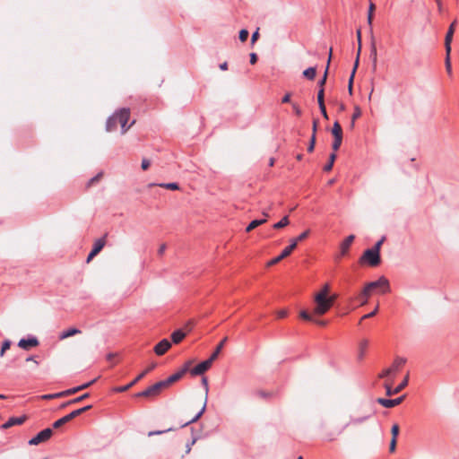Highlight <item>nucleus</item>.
Instances as JSON below:
<instances>
[{
	"instance_id": "obj_1",
	"label": "nucleus",
	"mask_w": 459,
	"mask_h": 459,
	"mask_svg": "<svg viewBox=\"0 0 459 459\" xmlns=\"http://www.w3.org/2000/svg\"><path fill=\"white\" fill-rule=\"evenodd\" d=\"M336 294H331L329 283H325L313 296V314L323 316L333 306Z\"/></svg>"
},
{
	"instance_id": "obj_2",
	"label": "nucleus",
	"mask_w": 459,
	"mask_h": 459,
	"mask_svg": "<svg viewBox=\"0 0 459 459\" xmlns=\"http://www.w3.org/2000/svg\"><path fill=\"white\" fill-rule=\"evenodd\" d=\"M130 117V111L128 108H121L110 117L106 124V129L108 132L114 131L117 126L119 124L121 126L122 134H125L134 123L133 121L129 126H126Z\"/></svg>"
},
{
	"instance_id": "obj_3",
	"label": "nucleus",
	"mask_w": 459,
	"mask_h": 459,
	"mask_svg": "<svg viewBox=\"0 0 459 459\" xmlns=\"http://www.w3.org/2000/svg\"><path fill=\"white\" fill-rule=\"evenodd\" d=\"M375 290H377L380 293L389 292V281L385 276H381L377 281L367 283L361 291V296H371Z\"/></svg>"
},
{
	"instance_id": "obj_4",
	"label": "nucleus",
	"mask_w": 459,
	"mask_h": 459,
	"mask_svg": "<svg viewBox=\"0 0 459 459\" xmlns=\"http://www.w3.org/2000/svg\"><path fill=\"white\" fill-rule=\"evenodd\" d=\"M395 377H396V375H391V376L384 377L385 379V383H384V386L385 388L386 395H388V396H391L393 394H396L400 393L408 385L409 375L407 374L405 376L404 379L402 381V383L395 388H393L392 385H393Z\"/></svg>"
},
{
	"instance_id": "obj_5",
	"label": "nucleus",
	"mask_w": 459,
	"mask_h": 459,
	"mask_svg": "<svg viewBox=\"0 0 459 459\" xmlns=\"http://www.w3.org/2000/svg\"><path fill=\"white\" fill-rule=\"evenodd\" d=\"M359 263L372 267L377 266L380 264V254L377 250L367 249L359 258Z\"/></svg>"
},
{
	"instance_id": "obj_6",
	"label": "nucleus",
	"mask_w": 459,
	"mask_h": 459,
	"mask_svg": "<svg viewBox=\"0 0 459 459\" xmlns=\"http://www.w3.org/2000/svg\"><path fill=\"white\" fill-rule=\"evenodd\" d=\"M406 363V359L402 357H397L392 365L384 369L379 375L378 377H385L391 375H397V373L400 371V369L403 367V365Z\"/></svg>"
},
{
	"instance_id": "obj_7",
	"label": "nucleus",
	"mask_w": 459,
	"mask_h": 459,
	"mask_svg": "<svg viewBox=\"0 0 459 459\" xmlns=\"http://www.w3.org/2000/svg\"><path fill=\"white\" fill-rule=\"evenodd\" d=\"M167 388L165 383L163 381H160L152 386L148 387L146 390L137 394V396H144V397H154L161 393L162 390Z\"/></svg>"
},
{
	"instance_id": "obj_8",
	"label": "nucleus",
	"mask_w": 459,
	"mask_h": 459,
	"mask_svg": "<svg viewBox=\"0 0 459 459\" xmlns=\"http://www.w3.org/2000/svg\"><path fill=\"white\" fill-rule=\"evenodd\" d=\"M156 363H152L144 371H143L140 375H138L135 379H134L132 382H130L126 385L123 386H117L113 389L116 393H122L127 391L129 388H131L133 385H134L139 380H141L149 371L155 368Z\"/></svg>"
},
{
	"instance_id": "obj_9",
	"label": "nucleus",
	"mask_w": 459,
	"mask_h": 459,
	"mask_svg": "<svg viewBox=\"0 0 459 459\" xmlns=\"http://www.w3.org/2000/svg\"><path fill=\"white\" fill-rule=\"evenodd\" d=\"M53 434V431L51 429L48 428L40 432H39L34 437L29 440V445L30 446H38L40 443L46 442L48 440Z\"/></svg>"
},
{
	"instance_id": "obj_10",
	"label": "nucleus",
	"mask_w": 459,
	"mask_h": 459,
	"mask_svg": "<svg viewBox=\"0 0 459 459\" xmlns=\"http://www.w3.org/2000/svg\"><path fill=\"white\" fill-rule=\"evenodd\" d=\"M202 384L204 386V390H205V397H204V401L203 406H202L201 410L198 411V413L193 419H191L189 421L186 422L183 426H186V425H187L189 423L195 422L196 420H198V419L205 411L206 403H207L208 390H209L208 380H207L206 377H203L202 378Z\"/></svg>"
},
{
	"instance_id": "obj_11",
	"label": "nucleus",
	"mask_w": 459,
	"mask_h": 459,
	"mask_svg": "<svg viewBox=\"0 0 459 459\" xmlns=\"http://www.w3.org/2000/svg\"><path fill=\"white\" fill-rule=\"evenodd\" d=\"M214 360L212 359V358H209L208 359L199 363L196 365L194 368L191 369V374L193 376H198L204 374L205 371H207L211 367Z\"/></svg>"
},
{
	"instance_id": "obj_12",
	"label": "nucleus",
	"mask_w": 459,
	"mask_h": 459,
	"mask_svg": "<svg viewBox=\"0 0 459 459\" xmlns=\"http://www.w3.org/2000/svg\"><path fill=\"white\" fill-rule=\"evenodd\" d=\"M295 249V243H290L288 247H286L282 251H281L280 255L270 260L267 263V266H273L281 261L283 258L287 257L290 255V253Z\"/></svg>"
},
{
	"instance_id": "obj_13",
	"label": "nucleus",
	"mask_w": 459,
	"mask_h": 459,
	"mask_svg": "<svg viewBox=\"0 0 459 459\" xmlns=\"http://www.w3.org/2000/svg\"><path fill=\"white\" fill-rule=\"evenodd\" d=\"M190 364H191V361H188L180 371L171 375L166 380H163V382L165 383V385L168 387L171 384L179 380L184 376V374L188 370Z\"/></svg>"
},
{
	"instance_id": "obj_14",
	"label": "nucleus",
	"mask_w": 459,
	"mask_h": 459,
	"mask_svg": "<svg viewBox=\"0 0 459 459\" xmlns=\"http://www.w3.org/2000/svg\"><path fill=\"white\" fill-rule=\"evenodd\" d=\"M403 398L404 396H401L395 399L378 398L377 402L385 408H393L399 405L403 402Z\"/></svg>"
},
{
	"instance_id": "obj_15",
	"label": "nucleus",
	"mask_w": 459,
	"mask_h": 459,
	"mask_svg": "<svg viewBox=\"0 0 459 459\" xmlns=\"http://www.w3.org/2000/svg\"><path fill=\"white\" fill-rule=\"evenodd\" d=\"M455 24H456V21H454L450 26H449V29L446 32V38H445V48H446V50L448 51V53H451V43H452V40H453V36H454V33H455Z\"/></svg>"
},
{
	"instance_id": "obj_16",
	"label": "nucleus",
	"mask_w": 459,
	"mask_h": 459,
	"mask_svg": "<svg viewBox=\"0 0 459 459\" xmlns=\"http://www.w3.org/2000/svg\"><path fill=\"white\" fill-rule=\"evenodd\" d=\"M171 347L170 342H169L167 339L161 340L158 344L154 347V352L161 356L163 355L169 348Z\"/></svg>"
},
{
	"instance_id": "obj_17",
	"label": "nucleus",
	"mask_w": 459,
	"mask_h": 459,
	"mask_svg": "<svg viewBox=\"0 0 459 459\" xmlns=\"http://www.w3.org/2000/svg\"><path fill=\"white\" fill-rule=\"evenodd\" d=\"M355 237L354 235L348 236L340 245V255L344 256L347 255L350 247L351 246Z\"/></svg>"
},
{
	"instance_id": "obj_18",
	"label": "nucleus",
	"mask_w": 459,
	"mask_h": 459,
	"mask_svg": "<svg viewBox=\"0 0 459 459\" xmlns=\"http://www.w3.org/2000/svg\"><path fill=\"white\" fill-rule=\"evenodd\" d=\"M39 345V341L35 337H31L29 339H21L18 342V346L23 350H29L31 347H36Z\"/></svg>"
},
{
	"instance_id": "obj_19",
	"label": "nucleus",
	"mask_w": 459,
	"mask_h": 459,
	"mask_svg": "<svg viewBox=\"0 0 459 459\" xmlns=\"http://www.w3.org/2000/svg\"><path fill=\"white\" fill-rule=\"evenodd\" d=\"M26 420V417L25 416H22V417H13V418H10L5 423H4L2 426H1V429H9L14 425H21Z\"/></svg>"
},
{
	"instance_id": "obj_20",
	"label": "nucleus",
	"mask_w": 459,
	"mask_h": 459,
	"mask_svg": "<svg viewBox=\"0 0 459 459\" xmlns=\"http://www.w3.org/2000/svg\"><path fill=\"white\" fill-rule=\"evenodd\" d=\"M81 331L77 328H69L65 331H63L60 335H59V339L60 340H64V339H66L68 337H71V336H74L77 333H80Z\"/></svg>"
},
{
	"instance_id": "obj_21",
	"label": "nucleus",
	"mask_w": 459,
	"mask_h": 459,
	"mask_svg": "<svg viewBox=\"0 0 459 459\" xmlns=\"http://www.w3.org/2000/svg\"><path fill=\"white\" fill-rule=\"evenodd\" d=\"M91 408V405H87V406H84L82 408H80L78 410H75V411H73L71 413L67 414L66 417L67 419L69 420V421L71 420H73L74 418L81 415L82 412L90 410Z\"/></svg>"
},
{
	"instance_id": "obj_22",
	"label": "nucleus",
	"mask_w": 459,
	"mask_h": 459,
	"mask_svg": "<svg viewBox=\"0 0 459 459\" xmlns=\"http://www.w3.org/2000/svg\"><path fill=\"white\" fill-rule=\"evenodd\" d=\"M186 336V333L182 330H177L172 333L171 339L174 343L180 342Z\"/></svg>"
},
{
	"instance_id": "obj_23",
	"label": "nucleus",
	"mask_w": 459,
	"mask_h": 459,
	"mask_svg": "<svg viewBox=\"0 0 459 459\" xmlns=\"http://www.w3.org/2000/svg\"><path fill=\"white\" fill-rule=\"evenodd\" d=\"M266 222V219H261V220H254L252 221L248 225L247 227L246 228V231L247 232H250L251 230H253L254 229H255L256 227L260 226V225H263L264 223Z\"/></svg>"
},
{
	"instance_id": "obj_24",
	"label": "nucleus",
	"mask_w": 459,
	"mask_h": 459,
	"mask_svg": "<svg viewBox=\"0 0 459 459\" xmlns=\"http://www.w3.org/2000/svg\"><path fill=\"white\" fill-rule=\"evenodd\" d=\"M331 57H332V48H330L329 57H328V61H327L326 69L325 71V74H324L323 78L318 82L320 89L324 87V85H325V83L326 82L327 74H328V68H329Z\"/></svg>"
},
{
	"instance_id": "obj_25",
	"label": "nucleus",
	"mask_w": 459,
	"mask_h": 459,
	"mask_svg": "<svg viewBox=\"0 0 459 459\" xmlns=\"http://www.w3.org/2000/svg\"><path fill=\"white\" fill-rule=\"evenodd\" d=\"M375 4L370 2L369 3V5H368V26L370 27V29H372V22H373V15H374V11H375Z\"/></svg>"
},
{
	"instance_id": "obj_26",
	"label": "nucleus",
	"mask_w": 459,
	"mask_h": 459,
	"mask_svg": "<svg viewBox=\"0 0 459 459\" xmlns=\"http://www.w3.org/2000/svg\"><path fill=\"white\" fill-rule=\"evenodd\" d=\"M227 342V337H225L219 344L218 346L216 347L215 351L212 352V354L211 355L210 358H212V359L215 360L217 359V357L219 356L220 352L221 351L225 342Z\"/></svg>"
},
{
	"instance_id": "obj_27",
	"label": "nucleus",
	"mask_w": 459,
	"mask_h": 459,
	"mask_svg": "<svg viewBox=\"0 0 459 459\" xmlns=\"http://www.w3.org/2000/svg\"><path fill=\"white\" fill-rule=\"evenodd\" d=\"M309 233H310L309 230H305L304 232L299 234L297 238H292L290 240V243H295V248H296L298 246V243L304 240L305 238H307V236L309 235Z\"/></svg>"
},
{
	"instance_id": "obj_28",
	"label": "nucleus",
	"mask_w": 459,
	"mask_h": 459,
	"mask_svg": "<svg viewBox=\"0 0 459 459\" xmlns=\"http://www.w3.org/2000/svg\"><path fill=\"white\" fill-rule=\"evenodd\" d=\"M104 246L105 240L103 238H99L94 242L93 248L91 251H93L96 254H99Z\"/></svg>"
},
{
	"instance_id": "obj_29",
	"label": "nucleus",
	"mask_w": 459,
	"mask_h": 459,
	"mask_svg": "<svg viewBox=\"0 0 459 459\" xmlns=\"http://www.w3.org/2000/svg\"><path fill=\"white\" fill-rule=\"evenodd\" d=\"M316 74V67H308L303 72V75L308 80H314Z\"/></svg>"
},
{
	"instance_id": "obj_30",
	"label": "nucleus",
	"mask_w": 459,
	"mask_h": 459,
	"mask_svg": "<svg viewBox=\"0 0 459 459\" xmlns=\"http://www.w3.org/2000/svg\"><path fill=\"white\" fill-rule=\"evenodd\" d=\"M332 134L334 138L342 137V130L338 122H334L333 128H332Z\"/></svg>"
},
{
	"instance_id": "obj_31",
	"label": "nucleus",
	"mask_w": 459,
	"mask_h": 459,
	"mask_svg": "<svg viewBox=\"0 0 459 459\" xmlns=\"http://www.w3.org/2000/svg\"><path fill=\"white\" fill-rule=\"evenodd\" d=\"M315 316L316 315L313 314V311L311 313H309L304 309L299 312V316L302 319H304L306 321H309V322L315 321Z\"/></svg>"
},
{
	"instance_id": "obj_32",
	"label": "nucleus",
	"mask_w": 459,
	"mask_h": 459,
	"mask_svg": "<svg viewBox=\"0 0 459 459\" xmlns=\"http://www.w3.org/2000/svg\"><path fill=\"white\" fill-rule=\"evenodd\" d=\"M348 425H349V423H346L342 428H340V429L337 431V434L335 436L333 434H332V433H328L326 435V440L327 441H333V440H335L336 439V436L341 435L343 432V430L348 427Z\"/></svg>"
},
{
	"instance_id": "obj_33",
	"label": "nucleus",
	"mask_w": 459,
	"mask_h": 459,
	"mask_svg": "<svg viewBox=\"0 0 459 459\" xmlns=\"http://www.w3.org/2000/svg\"><path fill=\"white\" fill-rule=\"evenodd\" d=\"M290 221L288 216H284L280 221L273 224V228L276 230L281 229L289 225Z\"/></svg>"
},
{
	"instance_id": "obj_34",
	"label": "nucleus",
	"mask_w": 459,
	"mask_h": 459,
	"mask_svg": "<svg viewBox=\"0 0 459 459\" xmlns=\"http://www.w3.org/2000/svg\"><path fill=\"white\" fill-rule=\"evenodd\" d=\"M335 159H336V154L332 153L329 157V161L324 167L325 171H330L333 169Z\"/></svg>"
},
{
	"instance_id": "obj_35",
	"label": "nucleus",
	"mask_w": 459,
	"mask_h": 459,
	"mask_svg": "<svg viewBox=\"0 0 459 459\" xmlns=\"http://www.w3.org/2000/svg\"><path fill=\"white\" fill-rule=\"evenodd\" d=\"M445 65H446V69L447 74H452V65H451L450 53H448L447 50H446Z\"/></svg>"
},
{
	"instance_id": "obj_36",
	"label": "nucleus",
	"mask_w": 459,
	"mask_h": 459,
	"mask_svg": "<svg viewBox=\"0 0 459 459\" xmlns=\"http://www.w3.org/2000/svg\"><path fill=\"white\" fill-rule=\"evenodd\" d=\"M160 187H163L165 189L169 190H178L179 186L177 183H162L158 185Z\"/></svg>"
},
{
	"instance_id": "obj_37",
	"label": "nucleus",
	"mask_w": 459,
	"mask_h": 459,
	"mask_svg": "<svg viewBox=\"0 0 459 459\" xmlns=\"http://www.w3.org/2000/svg\"><path fill=\"white\" fill-rule=\"evenodd\" d=\"M79 391H80V388H78V386H76V387H73V388L62 391V392H60V394H61V397H65V396L74 394Z\"/></svg>"
},
{
	"instance_id": "obj_38",
	"label": "nucleus",
	"mask_w": 459,
	"mask_h": 459,
	"mask_svg": "<svg viewBox=\"0 0 459 459\" xmlns=\"http://www.w3.org/2000/svg\"><path fill=\"white\" fill-rule=\"evenodd\" d=\"M369 417H370V415H365L363 417L351 418L350 420V423L360 424V423L364 422L365 420H367Z\"/></svg>"
},
{
	"instance_id": "obj_39",
	"label": "nucleus",
	"mask_w": 459,
	"mask_h": 459,
	"mask_svg": "<svg viewBox=\"0 0 459 459\" xmlns=\"http://www.w3.org/2000/svg\"><path fill=\"white\" fill-rule=\"evenodd\" d=\"M69 421V420L67 419L66 415L62 417L61 419L56 420L53 424V427L55 429H58L60 428L61 426H63L64 424L67 423Z\"/></svg>"
},
{
	"instance_id": "obj_40",
	"label": "nucleus",
	"mask_w": 459,
	"mask_h": 459,
	"mask_svg": "<svg viewBox=\"0 0 459 459\" xmlns=\"http://www.w3.org/2000/svg\"><path fill=\"white\" fill-rule=\"evenodd\" d=\"M11 346V342L6 340L3 342L2 344V348H1V351H0V357H3L4 355V352L9 350Z\"/></svg>"
},
{
	"instance_id": "obj_41",
	"label": "nucleus",
	"mask_w": 459,
	"mask_h": 459,
	"mask_svg": "<svg viewBox=\"0 0 459 459\" xmlns=\"http://www.w3.org/2000/svg\"><path fill=\"white\" fill-rule=\"evenodd\" d=\"M342 137L334 138L333 145H332L334 152L338 151V149L340 148V146L342 144Z\"/></svg>"
},
{
	"instance_id": "obj_42",
	"label": "nucleus",
	"mask_w": 459,
	"mask_h": 459,
	"mask_svg": "<svg viewBox=\"0 0 459 459\" xmlns=\"http://www.w3.org/2000/svg\"><path fill=\"white\" fill-rule=\"evenodd\" d=\"M392 439L397 440V437L399 435V426L397 424H394L391 429Z\"/></svg>"
},
{
	"instance_id": "obj_43",
	"label": "nucleus",
	"mask_w": 459,
	"mask_h": 459,
	"mask_svg": "<svg viewBox=\"0 0 459 459\" xmlns=\"http://www.w3.org/2000/svg\"><path fill=\"white\" fill-rule=\"evenodd\" d=\"M60 397H61L60 392L56 393V394H43L40 396V398L43 400H50V399L60 398Z\"/></svg>"
},
{
	"instance_id": "obj_44",
	"label": "nucleus",
	"mask_w": 459,
	"mask_h": 459,
	"mask_svg": "<svg viewBox=\"0 0 459 459\" xmlns=\"http://www.w3.org/2000/svg\"><path fill=\"white\" fill-rule=\"evenodd\" d=\"M324 96H325L324 88H321V89H319L318 93H317V101H318L319 106H323L325 104Z\"/></svg>"
},
{
	"instance_id": "obj_45",
	"label": "nucleus",
	"mask_w": 459,
	"mask_h": 459,
	"mask_svg": "<svg viewBox=\"0 0 459 459\" xmlns=\"http://www.w3.org/2000/svg\"><path fill=\"white\" fill-rule=\"evenodd\" d=\"M87 397H89V394L88 393H86V394H82V395H81L79 397H76V398H74L73 400L68 401L67 403H80L82 400L86 399Z\"/></svg>"
},
{
	"instance_id": "obj_46",
	"label": "nucleus",
	"mask_w": 459,
	"mask_h": 459,
	"mask_svg": "<svg viewBox=\"0 0 459 459\" xmlns=\"http://www.w3.org/2000/svg\"><path fill=\"white\" fill-rule=\"evenodd\" d=\"M248 35H249L248 31L247 30L243 29L239 31V39L242 42H245L247 39Z\"/></svg>"
},
{
	"instance_id": "obj_47",
	"label": "nucleus",
	"mask_w": 459,
	"mask_h": 459,
	"mask_svg": "<svg viewBox=\"0 0 459 459\" xmlns=\"http://www.w3.org/2000/svg\"><path fill=\"white\" fill-rule=\"evenodd\" d=\"M358 65H359V57L356 58L354 68L352 70L350 80H349V84H351V85H352L354 74H355L356 69L358 67Z\"/></svg>"
},
{
	"instance_id": "obj_48",
	"label": "nucleus",
	"mask_w": 459,
	"mask_h": 459,
	"mask_svg": "<svg viewBox=\"0 0 459 459\" xmlns=\"http://www.w3.org/2000/svg\"><path fill=\"white\" fill-rule=\"evenodd\" d=\"M361 116V110L359 107L355 108V111L352 115V125L354 124V121L358 119Z\"/></svg>"
},
{
	"instance_id": "obj_49",
	"label": "nucleus",
	"mask_w": 459,
	"mask_h": 459,
	"mask_svg": "<svg viewBox=\"0 0 459 459\" xmlns=\"http://www.w3.org/2000/svg\"><path fill=\"white\" fill-rule=\"evenodd\" d=\"M356 34H357V40H358V43H359V50H358L357 57H359V53H360V48H361V30H360V29H359L357 30Z\"/></svg>"
},
{
	"instance_id": "obj_50",
	"label": "nucleus",
	"mask_w": 459,
	"mask_h": 459,
	"mask_svg": "<svg viewBox=\"0 0 459 459\" xmlns=\"http://www.w3.org/2000/svg\"><path fill=\"white\" fill-rule=\"evenodd\" d=\"M377 311H378V305H377L376 308L373 311H369L368 314L363 316L361 319L364 320V319L372 317L377 313Z\"/></svg>"
},
{
	"instance_id": "obj_51",
	"label": "nucleus",
	"mask_w": 459,
	"mask_h": 459,
	"mask_svg": "<svg viewBox=\"0 0 459 459\" xmlns=\"http://www.w3.org/2000/svg\"><path fill=\"white\" fill-rule=\"evenodd\" d=\"M315 143H316V136L315 134H312V137H311V141H310V143L307 147V151L309 152H313L314 151V148H315Z\"/></svg>"
},
{
	"instance_id": "obj_52",
	"label": "nucleus",
	"mask_w": 459,
	"mask_h": 459,
	"mask_svg": "<svg viewBox=\"0 0 459 459\" xmlns=\"http://www.w3.org/2000/svg\"><path fill=\"white\" fill-rule=\"evenodd\" d=\"M276 315L279 318H284L288 316V310L287 309H281L276 312Z\"/></svg>"
},
{
	"instance_id": "obj_53",
	"label": "nucleus",
	"mask_w": 459,
	"mask_h": 459,
	"mask_svg": "<svg viewBox=\"0 0 459 459\" xmlns=\"http://www.w3.org/2000/svg\"><path fill=\"white\" fill-rule=\"evenodd\" d=\"M384 240H385V238H381L380 240H378V241L376 243L375 247H374L372 249H373V250H377V252L380 254V248H381V246H382V244H383Z\"/></svg>"
},
{
	"instance_id": "obj_54",
	"label": "nucleus",
	"mask_w": 459,
	"mask_h": 459,
	"mask_svg": "<svg viewBox=\"0 0 459 459\" xmlns=\"http://www.w3.org/2000/svg\"><path fill=\"white\" fill-rule=\"evenodd\" d=\"M102 174L100 173L98 174L97 176L93 177L92 178L90 179L89 183H88V186H91L92 184H94L95 182L99 181L100 178H101Z\"/></svg>"
},
{
	"instance_id": "obj_55",
	"label": "nucleus",
	"mask_w": 459,
	"mask_h": 459,
	"mask_svg": "<svg viewBox=\"0 0 459 459\" xmlns=\"http://www.w3.org/2000/svg\"><path fill=\"white\" fill-rule=\"evenodd\" d=\"M150 164H151V163H150V161H149L147 159H143V160H142V165H141V166H142V169H143V170L148 169V168L150 167Z\"/></svg>"
},
{
	"instance_id": "obj_56",
	"label": "nucleus",
	"mask_w": 459,
	"mask_h": 459,
	"mask_svg": "<svg viewBox=\"0 0 459 459\" xmlns=\"http://www.w3.org/2000/svg\"><path fill=\"white\" fill-rule=\"evenodd\" d=\"M396 442L397 440L395 439H391L390 441V446H389V450L391 453L394 452L395 451V448H396Z\"/></svg>"
},
{
	"instance_id": "obj_57",
	"label": "nucleus",
	"mask_w": 459,
	"mask_h": 459,
	"mask_svg": "<svg viewBox=\"0 0 459 459\" xmlns=\"http://www.w3.org/2000/svg\"><path fill=\"white\" fill-rule=\"evenodd\" d=\"M317 316H315V321H312L313 323L318 325H321V326H325L327 325V322L325 321V320H319L316 318Z\"/></svg>"
},
{
	"instance_id": "obj_58",
	"label": "nucleus",
	"mask_w": 459,
	"mask_h": 459,
	"mask_svg": "<svg viewBox=\"0 0 459 459\" xmlns=\"http://www.w3.org/2000/svg\"><path fill=\"white\" fill-rule=\"evenodd\" d=\"M371 56H372L373 65H374V66H376V64H377V49H376L375 47L372 48Z\"/></svg>"
},
{
	"instance_id": "obj_59",
	"label": "nucleus",
	"mask_w": 459,
	"mask_h": 459,
	"mask_svg": "<svg viewBox=\"0 0 459 459\" xmlns=\"http://www.w3.org/2000/svg\"><path fill=\"white\" fill-rule=\"evenodd\" d=\"M259 37V29H256V30L252 34L251 41L252 43H255Z\"/></svg>"
},
{
	"instance_id": "obj_60",
	"label": "nucleus",
	"mask_w": 459,
	"mask_h": 459,
	"mask_svg": "<svg viewBox=\"0 0 459 459\" xmlns=\"http://www.w3.org/2000/svg\"><path fill=\"white\" fill-rule=\"evenodd\" d=\"M370 296H361V293L359 294V299H361L360 305L363 306L368 303V298Z\"/></svg>"
},
{
	"instance_id": "obj_61",
	"label": "nucleus",
	"mask_w": 459,
	"mask_h": 459,
	"mask_svg": "<svg viewBox=\"0 0 459 459\" xmlns=\"http://www.w3.org/2000/svg\"><path fill=\"white\" fill-rule=\"evenodd\" d=\"M292 108H293L294 112H295L298 116H300V115H301V109H300V108H299L296 103H293V104H292Z\"/></svg>"
},
{
	"instance_id": "obj_62",
	"label": "nucleus",
	"mask_w": 459,
	"mask_h": 459,
	"mask_svg": "<svg viewBox=\"0 0 459 459\" xmlns=\"http://www.w3.org/2000/svg\"><path fill=\"white\" fill-rule=\"evenodd\" d=\"M94 382V380L91 381V382H88V383H85L83 385H78V388H80V391L81 390H83V389H86L88 388L90 385H91V384Z\"/></svg>"
},
{
	"instance_id": "obj_63",
	"label": "nucleus",
	"mask_w": 459,
	"mask_h": 459,
	"mask_svg": "<svg viewBox=\"0 0 459 459\" xmlns=\"http://www.w3.org/2000/svg\"><path fill=\"white\" fill-rule=\"evenodd\" d=\"M368 345V342L367 340H363L360 342V349H361L362 352L367 349Z\"/></svg>"
},
{
	"instance_id": "obj_64",
	"label": "nucleus",
	"mask_w": 459,
	"mask_h": 459,
	"mask_svg": "<svg viewBox=\"0 0 459 459\" xmlns=\"http://www.w3.org/2000/svg\"><path fill=\"white\" fill-rule=\"evenodd\" d=\"M257 60V56L255 53L250 54V63L254 65Z\"/></svg>"
}]
</instances>
